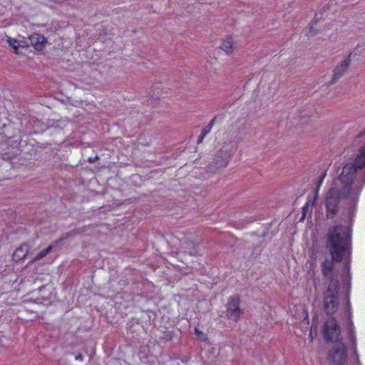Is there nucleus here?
Here are the masks:
<instances>
[{"mask_svg": "<svg viewBox=\"0 0 365 365\" xmlns=\"http://www.w3.org/2000/svg\"><path fill=\"white\" fill-rule=\"evenodd\" d=\"M195 333L199 337L200 339H201L202 341L206 340V339H207L206 335L202 331H200L198 328L196 327L195 329Z\"/></svg>", "mask_w": 365, "mask_h": 365, "instance_id": "dca6fc26", "label": "nucleus"}, {"mask_svg": "<svg viewBox=\"0 0 365 365\" xmlns=\"http://www.w3.org/2000/svg\"><path fill=\"white\" fill-rule=\"evenodd\" d=\"M312 27H313V26H311V27H310V30H309V32L307 34V35H308V36H312V35H314V33L312 31Z\"/></svg>", "mask_w": 365, "mask_h": 365, "instance_id": "6ab92c4d", "label": "nucleus"}, {"mask_svg": "<svg viewBox=\"0 0 365 365\" xmlns=\"http://www.w3.org/2000/svg\"><path fill=\"white\" fill-rule=\"evenodd\" d=\"M55 2H58V0H53Z\"/></svg>", "mask_w": 365, "mask_h": 365, "instance_id": "bb28decb", "label": "nucleus"}, {"mask_svg": "<svg viewBox=\"0 0 365 365\" xmlns=\"http://www.w3.org/2000/svg\"><path fill=\"white\" fill-rule=\"evenodd\" d=\"M354 339H354V336H353V335H352V334L351 333V340L354 341Z\"/></svg>", "mask_w": 365, "mask_h": 365, "instance_id": "b1692460", "label": "nucleus"}, {"mask_svg": "<svg viewBox=\"0 0 365 365\" xmlns=\"http://www.w3.org/2000/svg\"><path fill=\"white\" fill-rule=\"evenodd\" d=\"M364 163L365 153L362 150L356 155L355 163H346L339 177L333 181L325 198L328 218H332L336 214L341 198L345 197L354 203L356 202L365 184V179L361 180L356 173L361 172Z\"/></svg>", "mask_w": 365, "mask_h": 365, "instance_id": "f257e3e1", "label": "nucleus"}, {"mask_svg": "<svg viewBox=\"0 0 365 365\" xmlns=\"http://www.w3.org/2000/svg\"><path fill=\"white\" fill-rule=\"evenodd\" d=\"M29 40L31 44L34 47V48L37 51H41L44 47V45L46 42L45 37L38 34H34L30 36Z\"/></svg>", "mask_w": 365, "mask_h": 365, "instance_id": "1a4fd4ad", "label": "nucleus"}, {"mask_svg": "<svg viewBox=\"0 0 365 365\" xmlns=\"http://www.w3.org/2000/svg\"><path fill=\"white\" fill-rule=\"evenodd\" d=\"M22 252L21 246L16 248L13 254L12 259L14 261L19 262L23 259V256L21 255Z\"/></svg>", "mask_w": 365, "mask_h": 365, "instance_id": "2eb2a0df", "label": "nucleus"}, {"mask_svg": "<svg viewBox=\"0 0 365 365\" xmlns=\"http://www.w3.org/2000/svg\"><path fill=\"white\" fill-rule=\"evenodd\" d=\"M324 333L326 339L335 343L332 351L329 354V359L334 365H344L346 362V349L341 341L340 329L336 321L334 318L327 320Z\"/></svg>", "mask_w": 365, "mask_h": 365, "instance_id": "f03ea898", "label": "nucleus"}, {"mask_svg": "<svg viewBox=\"0 0 365 365\" xmlns=\"http://www.w3.org/2000/svg\"><path fill=\"white\" fill-rule=\"evenodd\" d=\"M346 314L349 317L350 316V313H349V311L348 309V307L346 309Z\"/></svg>", "mask_w": 365, "mask_h": 365, "instance_id": "5701e85b", "label": "nucleus"}, {"mask_svg": "<svg viewBox=\"0 0 365 365\" xmlns=\"http://www.w3.org/2000/svg\"><path fill=\"white\" fill-rule=\"evenodd\" d=\"M333 263L330 260L324 262L322 266V271L325 277H330L332 273Z\"/></svg>", "mask_w": 365, "mask_h": 365, "instance_id": "9b49d317", "label": "nucleus"}, {"mask_svg": "<svg viewBox=\"0 0 365 365\" xmlns=\"http://www.w3.org/2000/svg\"><path fill=\"white\" fill-rule=\"evenodd\" d=\"M309 206V201H308L303 207V213L304 214L305 212H306V210L308 208V207Z\"/></svg>", "mask_w": 365, "mask_h": 365, "instance_id": "a211bd4d", "label": "nucleus"}, {"mask_svg": "<svg viewBox=\"0 0 365 365\" xmlns=\"http://www.w3.org/2000/svg\"><path fill=\"white\" fill-rule=\"evenodd\" d=\"M308 319V312L304 309V321H306Z\"/></svg>", "mask_w": 365, "mask_h": 365, "instance_id": "f3484780", "label": "nucleus"}, {"mask_svg": "<svg viewBox=\"0 0 365 365\" xmlns=\"http://www.w3.org/2000/svg\"><path fill=\"white\" fill-rule=\"evenodd\" d=\"M237 149V145L235 142L229 141L224 143L217 150L211 169L217 170L226 167Z\"/></svg>", "mask_w": 365, "mask_h": 365, "instance_id": "20e7f679", "label": "nucleus"}, {"mask_svg": "<svg viewBox=\"0 0 365 365\" xmlns=\"http://www.w3.org/2000/svg\"><path fill=\"white\" fill-rule=\"evenodd\" d=\"M215 118L212 119L211 121L209 123V124L206 127L204 128V129L202 130V133L199 138L198 143H201L202 141L203 138L206 136V135L210 132V130L215 123Z\"/></svg>", "mask_w": 365, "mask_h": 365, "instance_id": "f8f14e48", "label": "nucleus"}, {"mask_svg": "<svg viewBox=\"0 0 365 365\" xmlns=\"http://www.w3.org/2000/svg\"><path fill=\"white\" fill-rule=\"evenodd\" d=\"M240 298L237 296L231 297L227 303V314L235 320H237L242 314L240 308Z\"/></svg>", "mask_w": 365, "mask_h": 365, "instance_id": "0eeeda50", "label": "nucleus"}, {"mask_svg": "<svg viewBox=\"0 0 365 365\" xmlns=\"http://www.w3.org/2000/svg\"><path fill=\"white\" fill-rule=\"evenodd\" d=\"M53 245H50L48 246L47 248H46L45 250L41 251L35 257H34V260L36 261V260H38L43 257H44L52 249H53Z\"/></svg>", "mask_w": 365, "mask_h": 365, "instance_id": "4468645a", "label": "nucleus"}, {"mask_svg": "<svg viewBox=\"0 0 365 365\" xmlns=\"http://www.w3.org/2000/svg\"><path fill=\"white\" fill-rule=\"evenodd\" d=\"M337 282L331 280L324 296V308L328 315L333 314L339 307Z\"/></svg>", "mask_w": 365, "mask_h": 365, "instance_id": "39448f33", "label": "nucleus"}, {"mask_svg": "<svg viewBox=\"0 0 365 365\" xmlns=\"http://www.w3.org/2000/svg\"><path fill=\"white\" fill-rule=\"evenodd\" d=\"M49 6H50L51 7H55V6H54L53 4H49Z\"/></svg>", "mask_w": 365, "mask_h": 365, "instance_id": "393cba45", "label": "nucleus"}, {"mask_svg": "<svg viewBox=\"0 0 365 365\" xmlns=\"http://www.w3.org/2000/svg\"><path fill=\"white\" fill-rule=\"evenodd\" d=\"M9 45L12 47L14 52L16 54L21 53V51H19L20 43L16 39H9Z\"/></svg>", "mask_w": 365, "mask_h": 365, "instance_id": "ddd939ff", "label": "nucleus"}, {"mask_svg": "<svg viewBox=\"0 0 365 365\" xmlns=\"http://www.w3.org/2000/svg\"><path fill=\"white\" fill-rule=\"evenodd\" d=\"M312 328L311 329V331H310V335L312 336Z\"/></svg>", "mask_w": 365, "mask_h": 365, "instance_id": "a878e982", "label": "nucleus"}, {"mask_svg": "<svg viewBox=\"0 0 365 365\" xmlns=\"http://www.w3.org/2000/svg\"><path fill=\"white\" fill-rule=\"evenodd\" d=\"M349 329H350V331L351 332V329H352V327H352V323H351V322H349Z\"/></svg>", "mask_w": 365, "mask_h": 365, "instance_id": "4be33fe9", "label": "nucleus"}, {"mask_svg": "<svg viewBox=\"0 0 365 365\" xmlns=\"http://www.w3.org/2000/svg\"><path fill=\"white\" fill-rule=\"evenodd\" d=\"M83 359V356L81 354H78L76 356V360H82Z\"/></svg>", "mask_w": 365, "mask_h": 365, "instance_id": "aec40b11", "label": "nucleus"}, {"mask_svg": "<svg viewBox=\"0 0 365 365\" xmlns=\"http://www.w3.org/2000/svg\"><path fill=\"white\" fill-rule=\"evenodd\" d=\"M235 46V43L232 40V38L227 36L225 38L221 44L220 48L227 53L230 54Z\"/></svg>", "mask_w": 365, "mask_h": 365, "instance_id": "9d476101", "label": "nucleus"}, {"mask_svg": "<svg viewBox=\"0 0 365 365\" xmlns=\"http://www.w3.org/2000/svg\"><path fill=\"white\" fill-rule=\"evenodd\" d=\"M349 237V228L341 225L334 226L330 231L327 247L334 260H341L342 254L348 247Z\"/></svg>", "mask_w": 365, "mask_h": 365, "instance_id": "7ed1b4c3", "label": "nucleus"}, {"mask_svg": "<svg viewBox=\"0 0 365 365\" xmlns=\"http://www.w3.org/2000/svg\"><path fill=\"white\" fill-rule=\"evenodd\" d=\"M365 153V133L360 134L354 141L353 148V155L350 158V161L347 163H355V158L359 151L362 150ZM356 175L361 179H365V163L361 168V172L356 173Z\"/></svg>", "mask_w": 365, "mask_h": 365, "instance_id": "423d86ee", "label": "nucleus"}, {"mask_svg": "<svg viewBox=\"0 0 365 365\" xmlns=\"http://www.w3.org/2000/svg\"><path fill=\"white\" fill-rule=\"evenodd\" d=\"M324 176H322V178H321V180H320V182H319V186H318V187H317V190H319V186L321 185V184H322V181H323V180H324Z\"/></svg>", "mask_w": 365, "mask_h": 365, "instance_id": "412c9836", "label": "nucleus"}, {"mask_svg": "<svg viewBox=\"0 0 365 365\" xmlns=\"http://www.w3.org/2000/svg\"><path fill=\"white\" fill-rule=\"evenodd\" d=\"M351 61V55H349L334 68L333 71L332 83L336 82L343 76L344 72L347 70Z\"/></svg>", "mask_w": 365, "mask_h": 365, "instance_id": "6e6552de", "label": "nucleus"}]
</instances>
